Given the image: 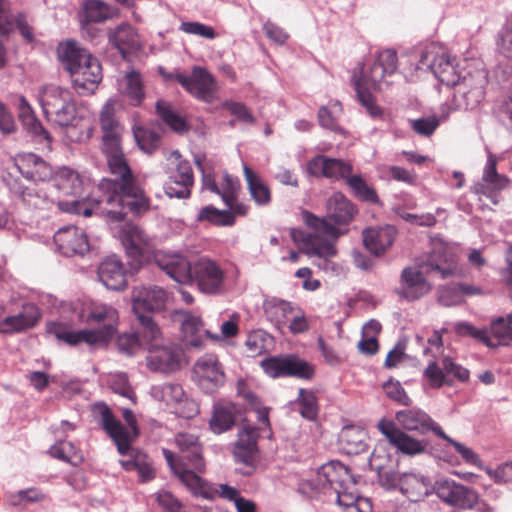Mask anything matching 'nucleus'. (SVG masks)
<instances>
[{"instance_id":"50","label":"nucleus","mask_w":512,"mask_h":512,"mask_svg":"<svg viewBox=\"0 0 512 512\" xmlns=\"http://www.w3.org/2000/svg\"><path fill=\"white\" fill-rule=\"evenodd\" d=\"M346 183L351 188L354 195L360 200L372 204H378L380 202L376 191L367 185L360 175H351L347 178Z\"/></svg>"},{"instance_id":"52","label":"nucleus","mask_w":512,"mask_h":512,"mask_svg":"<svg viewBox=\"0 0 512 512\" xmlns=\"http://www.w3.org/2000/svg\"><path fill=\"white\" fill-rule=\"evenodd\" d=\"M124 93L130 99L132 105L137 106L142 102L144 91L141 75L138 72L132 71L126 75Z\"/></svg>"},{"instance_id":"47","label":"nucleus","mask_w":512,"mask_h":512,"mask_svg":"<svg viewBox=\"0 0 512 512\" xmlns=\"http://www.w3.org/2000/svg\"><path fill=\"white\" fill-rule=\"evenodd\" d=\"M156 111L162 121L173 131L183 133L188 130L186 121L172 110L168 102L158 100L156 102Z\"/></svg>"},{"instance_id":"10","label":"nucleus","mask_w":512,"mask_h":512,"mask_svg":"<svg viewBox=\"0 0 512 512\" xmlns=\"http://www.w3.org/2000/svg\"><path fill=\"white\" fill-rule=\"evenodd\" d=\"M143 338L148 350L147 367L151 371L171 373L180 368L183 357L182 349L176 344L164 343L161 331L155 339L147 335H143Z\"/></svg>"},{"instance_id":"2","label":"nucleus","mask_w":512,"mask_h":512,"mask_svg":"<svg viewBox=\"0 0 512 512\" xmlns=\"http://www.w3.org/2000/svg\"><path fill=\"white\" fill-rule=\"evenodd\" d=\"M396 422L382 418L377 428L397 452L407 456L431 454L432 446L428 439H418L408 434L416 432L426 435L432 431L439 438L445 432L425 411L419 408L399 410L395 414Z\"/></svg>"},{"instance_id":"43","label":"nucleus","mask_w":512,"mask_h":512,"mask_svg":"<svg viewBox=\"0 0 512 512\" xmlns=\"http://www.w3.org/2000/svg\"><path fill=\"white\" fill-rule=\"evenodd\" d=\"M234 405L215 406L213 416L210 420V427L215 433H223L232 428L235 424Z\"/></svg>"},{"instance_id":"42","label":"nucleus","mask_w":512,"mask_h":512,"mask_svg":"<svg viewBox=\"0 0 512 512\" xmlns=\"http://www.w3.org/2000/svg\"><path fill=\"white\" fill-rule=\"evenodd\" d=\"M243 171L252 199L258 205L268 204L271 200L268 186L248 166L244 165Z\"/></svg>"},{"instance_id":"40","label":"nucleus","mask_w":512,"mask_h":512,"mask_svg":"<svg viewBox=\"0 0 512 512\" xmlns=\"http://www.w3.org/2000/svg\"><path fill=\"white\" fill-rule=\"evenodd\" d=\"M366 432L364 429L348 425L345 426L339 435L340 444L347 454H359L366 448Z\"/></svg>"},{"instance_id":"51","label":"nucleus","mask_w":512,"mask_h":512,"mask_svg":"<svg viewBox=\"0 0 512 512\" xmlns=\"http://www.w3.org/2000/svg\"><path fill=\"white\" fill-rule=\"evenodd\" d=\"M492 342L496 347L499 345H512V327L504 317H498L491 323Z\"/></svg>"},{"instance_id":"57","label":"nucleus","mask_w":512,"mask_h":512,"mask_svg":"<svg viewBox=\"0 0 512 512\" xmlns=\"http://www.w3.org/2000/svg\"><path fill=\"white\" fill-rule=\"evenodd\" d=\"M438 303L444 307H453L461 305L464 298L457 284H449L441 287L438 291Z\"/></svg>"},{"instance_id":"28","label":"nucleus","mask_w":512,"mask_h":512,"mask_svg":"<svg viewBox=\"0 0 512 512\" xmlns=\"http://www.w3.org/2000/svg\"><path fill=\"white\" fill-rule=\"evenodd\" d=\"M397 229L393 225L367 228L363 231V244L375 256L383 255L394 243Z\"/></svg>"},{"instance_id":"35","label":"nucleus","mask_w":512,"mask_h":512,"mask_svg":"<svg viewBox=\"0 0 512 512\" xmlns=\"http://www.w3.org/2000/svg\"><path fill=\"white\" fill-rule=\"evenodd\" d=\"M400 491L412 502L423 500L433 493V484L423 475L402 474Z\"/></svg>"},{"instance_id":"22","label":"nucleus","mask_w":512,"mask_h":512,"mask_svg":"<svg viewBox=\"0 0 512 512\" xmlns=\"http://www.w3.org/2000/svg\"><path fill=\"white\" fill-rule=\"evenodd\" d=\"M257 438V430L254 427L244 426L238 433V440L234 443L235 462L248 467V470L241 472L243 475H251L254 470L255 456L258 451Z\"/></svg>"},{"instance_id":"59","label":"nucleus","mask_w":512,"mask_h":512,"mask_svg":"<svg viewBox=\"0 0 512 512\" xmlns=\"http://www.w3.org/2000/svg\"><path fill=\"white\" fill-rule=\"evenodd\" d=\"M375 469L381 486L388 490L395 489L397 487L400 488L402 475H400L394 468L377 465Z\"/></svg>"},{"instance_id":"7","label":"nucleus","mask_w":512,"mask_h":512,"mask_svg":"<svg viewBox=\"0 0 512 512\" xmlns=\"http://www.w3.org/2000/svg\"><path fill=\"white\" fill-rule=\"evenodd\" d=\"M357 213L355 205L341 192L333 193L326 201V217L320 218L304 211L303 218L307 226L315 232L338 238L341 231L336 225H348Z\"/></svg>"},{"instance_id":"55","label":"nucleus","mask_w":512,"mask_h":512,"mask_svg":"<svg viewBox=\"0 0 512 512\" xmlns=\"http://www.w3.org/2000/svg\"><path fill=\"white\" fill-rule=\"evenodd\" d=\"M135 140L143 151L146 153H153L160 143V136L149 129L137 127L133 130Z\"/></svg>"},{"instance_id":"23","label":"nucleus","mask_w":512,"mask_h":512,"mask_svg":"<svg viewBox=\"0 0 512 512\" xmlns=\"http://www.w3.org/2000/svg\"><path fill=\"white\" fill-rule=\"evenodd\" d=\"M194 178L189 162H180L174 170L169 172L168 180L164 184V191L169 198L187 199L191 194Z\"/></svg>"},{"instance_id":"24","label":"nucleus","mask_w":512,"mask_h":512,"mask_svg":"<svg viewBox=\"0 0 512 512\" xmlns=\"http://www.w3.org/2000/svg\"><path fill=\"white\" fill-rule=\"evenodd\" d=\"M155 264L171 279L180 284L189 283L193 263L176 253H156Z\"/></svg>"},{"instance_id":"20","label":"nucleus","mask_w":512,"mask_h":512,"mask_svg":"<svg viewBox=\"0 0 512 512\" xmlns=\"http://www.w3.org/2000/svg\"><path fill=\"white\" fill-rule=\"evenodd\" d=\"M416 266L427 275L437 272L442 278H447L454 273L455 260L451 253L444 246H436L430 251L416 259Z\"/></svg>"},{"instance_id":"16","label":"nucleus","mask_w":512,"mask_h":512,"mask_svg":"<svg viewBox=\"0 0 512 512\" xmlns=\"http://www.w3.org/2000/svg\"><path fill=\"white\" fill-rule=\"evenodd\" d=\"M425 275L427 274L416 265L405 267L401 272L396 294L408 302H414L425 297L432 290V285Z\"/></svg>"},{"instance_id":"17","label":"nucleus","mask_w":512,"mask_h":512,"mask_svg":"<svg viewBox=\"0 0 512 512\" xmlns=\"http://www.w3.org/2000/svg\"><path fill=\"white\" fill-rule=\"evenodd\" d=\"M194 372L198 386L208 394L216 392L225 382V374L213 354L201 357L195 364Z\"/></svg>"},{"instance_id":"3","label":"nucleus","mask_w":512,"mask_h":512,"mask_svg":"<svg viewBox=\"0 0 512 512\" xmlns=\"http://www.w3.org/2000/svg\"><path fill=\"white\" fill-rule=\"evenodd\" d=\"M348 478L349 470L344 464L330 461L323 464L311 478L300 480L298 491L310 498L335 500L339 506L353 512L359 495L344 488Z\"/></svg>"},{"instance_id":"25","label":"nucleus","mask_w":512,"mask_h":512,"mask_svg":"<svg viewBox=\"0 0 512 512\" xmlns=\"http://www.w3.org/2000/svg\"><path fill=\"white\" fill-rule=\"evenodd\" d=\"M175 442L181 452V463L185 466H191L199 473H203L205 471V461L198 437L190 433H179L176 435Z\"/></svg>"},{"instance_id":"4","label":"nucleus","mask_w":512,"mask_h":512,"mask_svg":"<svg viewBox=\"0 0 512 512\" xmlns=\"http://www.w3.org/2000/svg\"><path fill=\"white\" fill-rule=\"evenodd\" d=\"M57 54L78 93L92 92L102 80L100 62L76 41L60 43Z\"/></svg>"},{"instance_id":"48","label":"nucleus","mask_w":512,"mask_h":512,"mask_svg":"<svg viewBox=\"0 0 512 512\" xmlns=\"http://www.w3.org/2000/svg\"><path fill=\"white\" fill-rule=\"evenodd\" d=\"M85 20L101 23L113 17L115 9L100 0H87L84 4Z\"/></svg>"},{"instance_id":"32","label":"nucleus","mask_w":512,"mask_h":512,"mask_svg":"<svg viewBox=\"0 0 512 512\" xmlns=\"http://www.w3.org/2000/svg\"><path fill=\"white\" fill-rule=\"evenodd\" d=\"M498 158L488 151L487 161L483 169L482 182L476 185L477 193L487 195L489 190L500 191L509 184V179L497 172Z\"/></svg>"},{"instance_id":"15","label":"nucleus","mask_w":512,"mask_h":512,"mask_svg":"<svg viewBox=\"0 0 512 512\" xmlns=\"http://www.w3.org/2000/svg\"><path fill=\"white\" fill-rule=\"evenodd\" d=\"M167 79H173L189 93L204 102H212L215 97L216 84L214 77L202 67H194L192 74L186 76L181 73L167 74Z\"/></svg>"},{"instance_id":"63","label":"nucleus","mask_w":512,"mask_h":512,"mask_svg":"<svg viewBox=\"0 0 512 512\" xmlns=\"http://www.w3.org/2000/svg\"><path fill=\"white\" fill-rule=\"evenodd\" d=\"M383 389L386 395L393 401H396L397 403L405 406L411 404V399L409 398V396L407 395L399 381L389 379L387 382L383 384Z\"/></svg>"},{"instance_id":"19","label":"nucleus","mask_w":512,"mask_h":512,"mask_svg":"<svg viewBox=\"0 0 512 512\" xmlns=\"http://www.w3.org/2000/svg\"><path fill=\"white\" fill-rule=\"evenodd\" d=\"M54 243L64 256L84 255L90 248L87 234L78 227L60 228L54 235Z\"/></svg>"},{"instance_id":"34","label":"nucleus","mask_w":512,"mask_h":512,"mask_svg":"<svg viewBox=\"0 0 512 512\" xmlns=\"http://www.w3.org/2000/svg\"><path fill=\"white\" fill-rule=\"evenodd\" d=\"M173 320L180 323L183 335V342L187 347L200 348L203 344L199 334L202 326L201 319L184 310H177L173 315Z\"/></svg>"},{"instance_id":"41","label":"nucleus","mask_w":512,"mask_h":512,"mask_svg":"<svg viewBox=\"0 0 512 512\" xmlns=\"http://www.w3.org/2000/svg\"><path fill=\"white\" fill-rule=\"evenodd\" d=\"M55 187L63 195H77L81 191V180L74 170L68 167L60 168L54 178Z\"/></svg>"},{"instance_id":"64","label":"nucleus","mask_w":512,"mask_h":512,"mask_svg":"<svg viewBox=\"0 0 512 512\" xmlns=\"http://www.w3.org/2000/svg\"><path fill=\"white\" fill-rule=\"evenodd\" d=\"M497 47L505 57L512 58V22H508L499 32Z\"/></svg>"},{"instance_id":"5","label":"nucleus","mask_w":512,"mask_h":512,"mask_svg":"<svg viewBox=\"0 0 512 512\" xmlns=\"http://www.w3.org/2000/svg\"><path fill=\"white\" fill-rule=\"evenodd\" d=\"M117 319L118 313L116 309L111 306L101 305L94 307L88 316V322H95L101 325L100 329L73 331L63 324L51 323L47 327V332L70 346H76L81 343L95 346L105 344L112 338Z\"/></svg>"},{"instance_id":"46","label":"nucleus","mask_w":512,"mask_h":512,"mask_svg":"<svg viewBox=\"0 0 512 512\" xmlns=\"http://www.w3.org/2000/svg\"><path fill=\"white\" fill-rule=\"evenodd\" d=\"M49 453L52 457L70 463L73 466L83 461V456L77 447L68 441H59L50 447Z\"/></svg>"},{"instance_id":"27","label":"nucleus","mask_w":512,"mask_h":512,"mask_svg":"<svg viewBox=\"0 0 512 512\" xmlns=\"http://www.w3.org/2000/svg\"><path fill=\"white\" fill-rule=\"evenodd\" d=\"M98 277L109 290L119 291L126 287V269L116 255L105 258L98 267Z\"/></svg>"},{"instance_id":"44","label":"nucleus","mask_w":512,"mask_h":512,"mask_svg":"<svg viewBox=\"0 0 512 512\" xmlns=\"http://www.w3.org/2000/svg\"><path fill=\"white\" fill-rule=\"evenodd\" d=\"M121 465L127 471H137L142 482H147L155 477L151 461L141 452L133 453L132 458L127 461H121Z\"/></svg>"},{"instance_id":"6","label":"nucleus","mask_w":512,"mask_h":512,"mask_svg":"<svg viewBox=\"0 0 512 512\" xmlns=\"http://www.w3.org/2000/svg\"><path fill=\"white\" fill-rule=\"evenodd\" d=\"M397 69V53L393 49L380 52L368 70L362 69L360 75L352 77L358 101L366 108L373 118L382 115L381 108L375 103L371 90L380 89L386 76L392 75Z\"/></svg>"},{"instance_id":"49","label":"nucleus","mask_w":512,"mask_h":512,"mask_svg":"<svg viewBox=\"0 0 512 512\" xmlns=\"http://www.w3.org/2000/svg\"><path fill=\"white\" fill-rule=\"evenodd\" d=\"M198 221H208L218 226H232L235 216L229 210H219L212 205L203 207L197 216Z\"/></svg>"},{"instance_id":"37","label":"nucleus","mask_w":512,"mask_h":512,"mask_svg":"<svg viewBox=\"0 0 512 512\" xmlns=\"http://www.w3.org/2000/svg\"><path fill=\"white\" fill-rule=\"evenodd\" d=\"M12 191L25 206L31 209H43L50 202L46 191L36 183L28 185L16 183Z\"/></svg>"},{"instance_id":"53","label":"nucleus","mask_w":512,"mask_h":512,"mask_svg":"<svg viewBox=\"0 0 512 512\" xmlns=\"http://www.w3.org/2000/svg\"><path fill=\"white\" fill-rule=\"evenodd\" d=\"M297 402L299 412L307 420H315L318 415V403L315 394L303 388L299 389Z\"/></svg>"},{"instance_id":"54","label":"nucleus","mask_w":512,"mask_h":512,"mask_svg":"<svg viewBox=\"0 0 512 512\" xmlns=\"http://www.w3.org/2000/svg\"><path fill=\"white\" fill-rule=\"evenodd\" d=\"M143 344H145V339L141 333V324H139L136 332L122 334L117 339L118 349L129 356L134 355Z\"/></svg>"},{"instance_id":"13","label":"nucleus","mask_w":512,"mask_h":512,"mask_svg":"<svg viewBox=\"0 0 512 512\" xmlns=\"http://www.w3.org/2000/svg\"><path fill=\"white\" fill-rule=\"evenodd\" d=\"M261 367L272 378L292 376L310 379L314 374L313 367L307 361L293 354L264 359Z\"/></svg>"},{"instance_id":"61","label":"nucleus","mask_w":512,"mask_h":512,"mask_svg":"<svg viewBox=\"0 0 512 512\" xmlns=\"http://www.w3.org/2000/svg\"><path fill=\"white\" fill-rule=\"evenodd\" d=\"M239 188L240 185L238 179L228 173H225L223 183L220 187V193H218V195L221 196L226 206L232 205V202L236 200Z\"/></svg>"},{"instance_id":"33","label":"nucleus","mask_w":512,"mask_h":512,"mask_svg":"<svg viewBox=\"0 0 512 512\" xmlns=\"http://www.w3.org/2000/svg\"><path fill=\"white\" fill-rule=\"evenodd\" d=\"M122 242L127 254L136 261H139L150 248L149 237L136 225H127L123 229Z\"/></svg>"},{"instance_id":"14","label":"nucleus","mask_w":512,"mask_h":512,"mask_svg":"<svg viewBox=\"0 0 512 512\" xmlns=\"http://www.w3.org/2000/svg\"><path fill=\"white\" fill-rule=\"evenodd\" d=\"M224 280V271L216 262L201 257L193 263L190 282L195 283L202 293L208 295L221 293Z\"/></svg>"},{"instance_id":"36","label":"nucleus","mask_w":512,"mask_h":512,"mask_svg":"<svg viewBox=\"0 0 512 512\" xmlns=\"http://www.w3.org/2000/svg\"><path fill=\"white\" fill-rule=\"evenodd\" d=\"M477 85L472 90H467V85L455 89L451 108L453 110H472L476 108L484 98L485 81L479 77Z\"/></svg>"},{"instance_id":"9","label":"nucleus","mask_w":512,"mask_h":512,"mask_svg":"<svg viewBox=\"0 0 512 512\" xmlns=\"http://www.w3.org/2000/svg\"><path fill=\"white\" fill-rule=\"evenodd\" d=\"M168 293L159 286L148 285L136 287L133 291V312L141 324L142 335L150 336L152 339L160 335V328L154 321L151 314L164 309Z\"/></svg>"},{"instance_id":"56","label":"nucleus","mask_w":512,"mask_h":512,"mask_svg":"<svg viewBox=\"0 0 512 512\" xmlns=\"http://www.w3.org/2000/svg\"><path fill=\"white\" fill-rule=\"evenodd\" d=\"M58 208L67 213L84 215L90 217L93 214V207L87 199L59 200Z\"/></svg>"},{"instance_id":"8","label":"nucleus","mask_w":512,"mask_h":512,"mask_svg":"<svg viewBox=\"0 0 512 512\" xmlns=\"http://www.w3.org/2000/svg\"><path fill=\"white\" fill-rule=\"evenodd\" d=\"M40 104L45 117L62 128H77L82 121L70 91L48 85L42 89Z\"/></svg>"},{"instance_id":"26","label":"nucleus","mask_w":512,"mask_h":512,"mask_svg":"<svg viewBox=\"0 0 512 512\" xmlns=\"http://www.w3.org/2000/svg\"><path fill=\"white\" fill-rule=\"evenodd\" d=\"M441 363L442 368L435 361H432L424 370V376L429 379L431 386L440 388L445 383V374L453 375L462 382L469 379V371L455 363L450 357H443Z\"/></svg>"},{"instance_id":"62","label":"nucleus","mask_w":512,"mask_h":512,"mask_svg":"<svg viewBox=\"0 0 512 512\" xmlns=\"http://www.w3.org/2000/svg\"><path fill=\"white\" fill-rule=\"evenodd\" d=\"M410 126L418 135L429 137L439 126V119L436 116L421 117L410 120Z\"/></svg>"},{"instance_id":"21","label":"nucleus","mask_w":512,"mask_h":512,"mask_svg":"<svg viewBox=\"0 0 512 512\" xmlns=\"http://www.w3.org/2000/svg\"><path fill=\"white\" fill-rule=\"evenodd\" d=\"M308 173L314 177H325L332 180L345 179L351 176L352 166L341 159L329 158L324 155L313 157L307 164Z\"/></svg>"},{"instance_id":"11","label":"nucleus","mask_w":512,"mask_h":512,"mask_svg":"<svg viewBox=\"0 0 512 512\" xmlns=\"http://www.w3.org/2000/svg\"><path fill=\"white\" fill-rule=\"evenodd\" d=\"M433 493L445 504L459 510H472L478 493L450 478H440L433 483Z\"/></svg>"},{"instance_id":"30","label":"nucleus","mask_w":512,"mask_h":512,"mask_svg":"<svg viewBox=\"0 0 512 512\" xmlns=\"http://www.w3.org/2000/svg\"><path fill=\"white\" fill-rule=\"evenodd\" d=\"M17 168L24 178L30 183L36 181H48L53 176L52 167L42 158L33 153L21 156L17 162Z\"/></svg>"},{"instance_id":"18","label":"nucleus","mask_w":512,"mask_h":512,"mask_svg":"<svg viewBox=\"0 0 512 512\" xmlns=\"http://www.w3.org/2000/svg\"><path fill=\"white\" fill-rule=\"evenodd\" d=\"M94 412L100 416V424L105 432L112 438L121 455H126L131 449L130 432L115 418L111 409L105 403L94 405Z\"/></svg>"},{"instance_id":"39","label":"nucleus","mask_w":512,"mask_h":512,"mask_svg":"<svg viewBox=\"0 0 512 512\" xmlns=\"http://www.w3.org/2000/svg\"><path fill=\"white\" fill-rule=\"evenodd\" d=\"M263 309L267 319L280 328L292 315L294 307L288 301L272 297L264 301Z\"/></svg>"},{"instance_id":"1","label":"nucleus","mask_w":512,"mask_h":512,"mask_svg":"<svg viewBox=\"0 0 512 512\" xmlns=\"http://www.w3.org/2000/svg\"><path fill=\"white\" fill-rule=\"evenodd\" d=\"M114 101H108L101 109L99 120L103 132V152L106 155L107 166L114 178H103L99 190L103 193L100 202L115 205L118 208L109 209L105 213L113 222L124 220L130 211L141 214L149 209V199L128 165L122 151L120 140L123 127L115 115Z\"/></svg>"},{"instance_id":"38","label":"nucleus","mask_w":512,"mask_h":512,"mask_svg":"<svg viewBox=\"0 0 512 512\" xmlns=\"http://www.w3.org/2000/svg\"><path fill=\"white\" fill-rule=\"evenodd\" d=\"M19 118L25 129L38 141H50L51 137L41 122L36 118L31 106L24 97L20 98Z\"/></svg>"},{"instance_id":"58","label":"nucleus","mask_w":512,"mask_h":512,"mask_svg":"<svg viewBox=\"0 0 512 512\" xmlns=\"http://www.w3.org/2000/svg\"><path fill=\"white\" fill-rule=\"evenodd\" d=\"M271 340V336L262 329L251 331L246 340V347L254 355L262 354L266 351L267 342Z\"/></svg>"},{"instance_id":"60","label":"nucleus","mask_w":512,"mask_h":512,"mask_svg":"<svg viewBox=\"0 0 512 512\" xmlns=\"http://www.w3.org/2000/svg\"><path fill=\"white\" fill-rule=\"evenodd\" d=\"M455 331L460 336H471L474 339H477L483 342L487 346L494 345L492 342L491 336H489L488 331L485 329H477L468 322H459L455 326Z\"/></svg>"},{"instance_id":"45","label":"nucleus","mask_w":512,"mask_h":512,"mask_svg":"<svg viewBox=\"0 0 512 512\" xmlns=\"http://www.w3.org/2000/svg\"><path fill=\"white\" fill-rule=\"evenodd\" d=\"M432 73L442 84L452 86L455 89L462 78L450 58L445 54H441L439 63Z\"/></svg>"},{"instance_id":"29","label":"nucleus","mask_w":512,"mask_h":512,"mask_svg":"<svg viewBox=\"0 0 512 512\" xmlns=\"http://www.w3.org/2000/svg\"><path fill=\"white\" fill-rule=\"evenodd\" d=\"M40 317L41 313L36 305L26 304L18 314L8 316L0 322V332L13 334L28 330L35 326Z\"/></svg>"},{"instance_id":"31","label":"nucleus","mask_w":512,"mask_h":512,"mask_svg":"<svg viewBox=\"0 0 512 512\" xmlns=\"http://www.w3.org/2000/svg\"><path fill=\"white\" fill-rule=\"evenodd\" d=\"M108 41L124 58L140 47L139 35L128 23H121L114 29H110L108 31Z\"/></svg>"},{"instance_id":"12","label":"nucleus","mask_w":512,"mask_h":512,"mask_svg":"<svg viewBox=\"0 0 512 512\" xmlns=\"http://www.w3.org/2000/svg\"><path fill=\"white\" fill-rule=\"evenodd\" d=\"M151 395L157 401L164 402L178 417L190 419L199 412L198 404L186 396L179 384L163 383L153 386Z\"/></svg>"}]
</instances>
